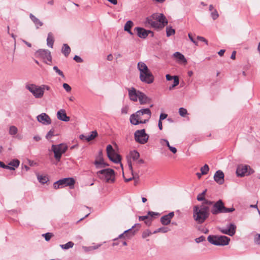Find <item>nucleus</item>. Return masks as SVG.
Listing matches in <instances>:
<instances>
[{
	"instance_id": "72a5a7b5",
	"label": "nucleus",
	"mask_w": 260,
	"mask_h": 260,
	"mask_svg": "<svg viewBox=\"0 0 260 260\" xmlns=\"http://www.w3.org/2000/svg\"><path fill=\"white\" fill-rule=\"evenodd\" d=\"M104 162V161L103 158H101L99 160H95L94 164L95 165L96 169H101L102 168V166Z\"/></svg>"
},
{
	"instance_id": "6e6d98bb",
	"label": "nucleus",
	"mask_w": 260,
	"mask_h": 260,
	"mask_svg": "<svg viewBox=\"0 0 260 260\" xmlns=\"http://www.w3.org/2000/svg\"><path fill=\"white\" fill-rule=\"evenodd\" d=\"M205 240V237L204 236H201L199 238H197L195 239L196 242L197 243H199L201 242H203Z\"/></svg>"
},
{
	"instance_id": "393cba45",
	"label": "nucleus",
	"mask_w": 260,
	"mask_h": 260,
	"mask_svg": "<svg viewBox=\"0 0 260 260\" xmlns=\"http://www.w3.org/2000/svg\"><path fill=\"white\" fill-rule=\"evenodd\" d=\"M29 18L35 25L37 29L39 28L40 27L43 25V23L36 16H35L32 14L30 13L29 14Z\"/></svg>"
},
{
	"instance_id": "2eb2a0df",
	"label": "nucleus",
	"mask_w": 260,
	"mask_h": 260,
	"mask_svg": "<svg viewBox=\"0 0 260 260\" xmlns=\"http://www.w3.org/2000/svg\"><path fill=\"white\" fill-rule=\"evenodd\" d=\"M134 30L137 31L138 36L142 39L146 38L150 33L152 34V36L153 35L152 31L151 30H147L142 27H136L135 28Z\"/></svg>"
},
{
	"instance_id": "69168bd1",
	"label": "nucleus",
	"mask_w": 260,
	"mask_h": 260,
	"mask_svg": "<svg viewBox=\"0 0 260 260\" xmlns=\"http://www.w3.org/2000/svg\"><path fill=\"white\" fill-rule=\"evenodd\" d=\"M166 79L168 81H171V80L174 79V78H175V76H172L169 74H167V75H166Z\"/></svg>"
},
{
	"instance_id": "a878e982",
	"label": "nucleus",
	"mask_w": 260,
	"mask_h": 260,
	"mask_svg": "<svg viewBox=\"0 0 260 260\" xmlns=\"http://www.w3.org/2000/svg\"><path fill=\"white\" fill-rule=\"evenodd\" d=\"M173 56L178 61L181 62L184 64L187 63V60L184 56L179 52H176L174 53Z\"/></svg>"
},
{
	"instance_id": "c756f323",
	"label": "nucleus",
	"mask_w": 260,
	"mask_h": 260,
	"mask_svg": "<svg viewBox=\"0 0 260 260\" xmlns=\"http://www.w3.org/2000/svg\"><path fill=\"white\" fill-rule=\"evenodd\" d=\"M218 236H213V235H209L208 237V241L210 243L214 245H218V240H217Z\"/></svg>"
},
{
	"instance_id": "338daca9",
	"label": "nucleus",
	"mask_w": 260,
	"mask_h": 260,
	"mask_svg": "<svg viewBox=\"0 0 260 260\" xmlns=\"http://www.w3.org/2000/svg\"><path fill=\"white\" fill-rule=\"evenodd\" d=\"M205 198L201 194H199L197 197V200L199 201H204L205 200Z\"/></svg>"
},
{
	"instance_id": "e433bc0d",
	"label": "nucleus",
	"mask_w": 260,
	"mask_h": 260,
	"mask_svg": "<svg viewBox=\"0 0 260 260\" xmlns=\"http://www.w3.org/2000/svg\"><path fill=\"white\" fill-rule=\"evenodd\" d=\"M175 33V30L171 26H167L166 28V34L168 37L173 35Z\"/></svg>"
},
{
	"instance_id": "a211bd4d",
	"label": "nucleus",
	"mask_w": 260,
	"mask_h": 260,
	"mask_svg": "<svg viewBox=\"0 0 260 260\" xmlns=\"http://www.w3.org/2000/svg\"><path fill=\"white\" fill-rule=\"evenodd\" d=\"M129 99L134 102H137L139 100L140 91L136 90L134 87L128 89Z\"/></svg>"
},
{
	"instance_id": "412c9836",
	"label": "nucleus",
	"mask_w": 260,
	"mask_h": 260,
	"mask_svg": "<svg viewBox=\"0 0 260 260\" xmlns=\"http://www.w3.org/2000/svg\"><path fill=\"white\" fill-rule=\"evenodd\" d=\"M56 116L58 119L62 121L68 122L70 120V117L67 115L66 111L64 109L58 110L57 112Z\"/></svg>"
},
{
	"instance_id": "bb28decb",
	"label": "nucleus",
	"mask_w": 260,
	"mask_h": 260,
	"mask_svg": "<svg viewBox=\"0 0 260 260\" xmlns=\"http://www.w3.org/2000/svg\"><path fill=\"white\" fill-rule=\"evenodd\" d=\"M54 42V37L53 34L51 32L48 34L47 38V44L49 47L53 48V44Z\"/></svg>"
},
{
	"instance_id": "774afa93",
	"label": "nucleus",
	"mask_w": 260,
	"mask_h": 260,
	"mask_svg": "<svg viewBox=\"0 0 260 260\" xmlns=\"http://www.w3.org/2000/svg\"><path fill=\"white\" fill-rule=\"evenodd\" d=\"M83 249L84 250V251H85L86 252L92 250L91 246H89V247L83 246Z\"/></svg>"
},
{
	"instance_id": "5fc2aeb1",
	"label": "nucleus",
	"mask_w": 260,
	"mask_h": 260,
	"mask_svg": "<svg viewBox=\"0 0 260 260\" xmlns=\"http://www.w3.org/2000/svg\"><path fill=\"white\" fill-rule=\"evenodd\" d=\"M62 86L64 90H66L67 92H70L71 91V86L67 83H63L62 85Z\"/></svg>"
},
{
	"instance_id": "f8f14e48",
	"label": "nucleus",
	"mask_w": 260,
	"mask_h": 260,
	"mask_svg": "<svg viewBox=\"0 0 260 260\" xmlns=\"http://www.w3.org/2000/svg\"><path fill=\"white\" fill-rule=\"evenodd\" d=\"M223 209L224 204L221 200H219L213 204L211 212L213 215L223 213Z\"/></svg>"
},
{
	"instance_id": "58836bf2",
	"label": "nucleus",
	"mask_w": 260,
	"mask_h": 260,
	"mask_svg": "<svg viewBox=\"0 0 260 260\" xmlns=\"http://www.w3.org/2000/svg\"><path fill=\"white\" fill-rule=\"evenodd\" d=\"M173 84L169 87V90L173 89L175 87L177 86L179 83L178 77L175 76V78L173 79Z\"/></svg>"
},
{
	"instance_id": "9d476101",
	"label": "nucleus",
	"mask_w": 260,
	"mask_h": 260,
	"mask_svg": "<svg viewBox=\"0 0 260 260\" xmlns=\"http://www.w3.org/2000/svg\"><path fill=\"white\" fill-rule=\"evenodd\" d=\"M36 55L43 59L46 63L49 64L47 61L51 62V52L47 49H39L36 52Z\"/></svg>"
},
{
	"instance_id": "79ce46f5",
	"label": "nucleus",
	"mask_w": 260,
	"mask_h": 260,
	"mask_svg": "<svg viewBox=\"0 0 260 260\" xmlns=\"http://www.w3.org/2000/svg\"><path fill=\"white\" fill-rule=\"evenodd\" d=\"M209 168L207 164H205L203 167H201L200 170L202 174L206 175L208 173Z\"/></svg>"
},
{
	"instance_id": "423d86ee",
	"label": "nucleus",
	"mask_w": 260,
	"mask_h": 260,
	"mask_svg": "<svg viewBox=\"0 0 260 260\" xmlns=\"http://www.w3.org/2000/svg\"><path fill=\"white\" fill-rule=\"evenodd\" d=\"M68 149V146L64 143H61L58 145H52L51 150L53 152L54 158L59 161L62 154L64 153Z\"/></svg>"
},
{
	"instance_id": "c85d7f7f",
	"label": "nucleus",
	"mask_w": 260,
	"mask_h": 260,
	"mask_svg": "<svg viewBox=\"0 0 260 260\" xmlns=\"http://www.w3.org/2000/svg\"><path fill=\"white\" fill-rule=\"evenodd\" d=\"M218 236H213V235H209L208 237V241L210 243L214 245H218V240H217Z\"/></svg>"
},
{
	"instance_id": "13d9d810",
	"label": "nucleus",
	"mask_w": 260,
	"mask_h": 260,
	"mask_svg": "<svg viewBox=\"0 0 260 260\" xmlns=\"http://www.w3.org/2000/svg\"><path fill=\"white\" fill-rule=\"evenodd\" d=\"M74 59L77 62L79 63H81L83 62V59L79 56L75 55L74 57Z\"/></svg>"
},
{
	"instance_id": "a19ab883",
	"label": "nucleus",
	"mask_w": 260,
	"mask_h": 260,
	"mask_svg": "<svg viewBox=\"0 0 260 260\" xmlns=\"http://www.w3.org/2000/svg\"><path fill=\"white\" fill-rule=\"evenodd\" d=\"M18 129L15 126H11L9 128V134L14 135L17 133Z\"/></svg>"
},
{
	"instance_id": "0eeeda50",
	"label": "nucleus",
	"mask_w": 260,
	"mask_h": 260,
	"mask_svg": "<svg viewBox=\"0 0 260 260\" xmlns=\"http://www.w3.org/2000/svg\"><path fill=\"white\" fill-rule=\"evenodd\" d=\"M75 180L73 178H65L60 179L53 183V187L57 189L62 188L66 186H69L70 188H74Z\"/></svg>"
},
{
	"instance_id": "5701e85b",
	"label": "nucleus",
	"mask_w": 260,
	"mask_h": 260,
	"mask_svg": "<svg viewBox=\"0 0 260 260\" xmlns=\"http://www.w3.org/2000/svg\"><path fill=\"white\" fill-rule=\"evenodd\" d=\"M137 68L140 72V74H142L144 73H146L150 71L147 66L142 61H140L138 63Z\"/></svg>"
},
{
	"instance_id": "20e7f679",
	"label": "nucleus",
	"mask_w": 260,
	"mask_h": 260,
	"mask_svg": "<svg viewBox=\"0 0 260 260\" xmlns=\"http://www.w3.org/2000/svg\"><path fill=\"white\" fill-rule=\"evenodd\" d=\"M26 88L37 99L42 98L44 95L45 90H50V86L48 85L38 86L34 84L26 85Z\"/></svg>"
},
{
	"instance_id": "f704fd0d",
	"label": "nucleus",
	"mask_w": 260,
	"mask_h": 260,
	"mask_svg": "<svg viewBox=\"0 0 260 260\" xmlns=\"http://www.w3.org/2000/svg\"><path fill=\"white\" fill-rule=\"evenodd\" d=\"M169 231H170V229L168 227L164 226V227H161V228H158L156 230L154 231L153 232V234H156V233H159V232L162 233H166Z\"/></svg>"
},
{
	"instance_id": "9b49d317",
	"label": "nucleus",
	"mask_w": 260,
	"mask_h": 260,
	"mask_svg": "<svg viewBox=\"0 0 260 260\" xmlns=\"http://www.w3.org/2000/svg\"><path fill=\"white\" fill-rule=\"evenodd\" d=\"M139 78L141 82L148 84L152 83L154 80V77L151 71L140 74Z\"/></svg>"
},
{
	"instance_id": "c9c22d12",
	"label": "nucleus",
	"mask_w": 260,
	"mask_h": 260,
	"mask_svg": "<svg viewBox=\"0 0 260 260\" xmlns=\"http://www.w3.org/2000/svg\"><path fill=\"white\" fill-rule=\"evenodd\" d=\"M37 178L39 181L42 184H45L48 181V178L46 176L38 175Z\"/></svg>"
},
{
	"instance_id": "4be33fe9",
	"label": "nucleus",
	"mask_w": 260,
	"mask_h": 260,
	"mask_svg": "<svg viewBox=\"0 0 260 260\" xmlns=\"http://www.w3.org/2000/svg\"><path fill=\"white\" fill-rule=\"evenodd\" d=\"M139 93L140 94L139 101L141 105L148 104L151 102L150 98L147 96L144 93L141 91Z\"/></svg>"
},
{
	"instance_id": "37998d69",
	"label": "nucleus",
	"mask_w": 260,
	"mask_h": 260,
	"mask_svg": "<svg viewBox=\"0 0 260 260\" xmlns=\"http://www.w3.org/2000/svg\"><path fill=\"white\" fill-rule=\"evenodd\" d=\"M179 115L182 117H185L187 114V111L184 108H180L179 109Z\"/></svg>"
},
{
	"instance_id": "1a4fd4ad",
	"label": "nucleus",
	"mask_w": 260,
	"mask_h": 260,
	"mask_svg": "<svg viewBox=\"0 0 260 260\" xmlns=\"http://www.w3.org/2000/svg\"><path fill=\"white\" fill-rule=\"evenodd\" d=\"M107 156L110 160L115 163L120 162L121 161L120 156L117 154L113 149L111 145H108L106 148Z\"/></svg>"
},
{
	"instance_id": "8fccbe9b",
	"label": "nucleus",
	"mask_w": 260,
	"mask_h": 260,
	"mask_svg": "<svg viewBox=\"0 0 260 260\" xmlns=\"http://www.w3.org/2000/svg\"><path fill=\"white\" fill-rule=\"evenodd\" d=\"M211 17L213 20H216L219 17L218 13L216 10H214L211 14Z\"/></svg>"
},
{
	"instance_id": "de8ad7c7",
	"label": "nucleus",
	"mask_w": 260,
	"mask_h": 260,
	"mask_svg": "<svg viewBox=\"0 0 260 260\" xmlns=\"http://www.w3.org/2000/svg\"><path fill=\"white\" fill-rule=\"evenodd\" d=\"M53 69L55 71V72L59 75L62 77L63 78L64 77L63 72L61 70H60L57 67L54 66Z\"/></svg>"
},
{
	"instance_id": "dca6fc26",
	"label": "nucleus",
	"mask_w": 260,
	"mask_h": 260,
	"mask_svg": "<svg viewBox=\"0 0 260 260\" xmlns=\"http://www.w3.org/2000/svg\"><path fill=\"white\" fill-rule=\"evenodd\" d=\"M138 226L139 228L140 227V225L139 224H136L134 226H132L131 229H129L128 230H127L125 231L123 233L120 234L119 235L118 237L117 238H115L114 239V241L116 240L118 238H122L124 237H127V238H130L132 236H133L135 235V231H132V229L134 227Z\"/></svg>"
},
{
	"instance_id": "680f3d73",
	"label": "nucleus",
	"mask_w": 260,
	"mask_h": 260,
	"mask_svg": "<svg viewBox=\"0 0 260 260\" xmlns=\"http://www.w3.org/2000/svg\"><path fill=\"white\" fill-rule=\"evenodd\" d=\"M188 37H189V38L190 40L192 43H193L196 45H197H197H198V43H197V41H196L193 39V37H192V36L191 35V34H190V33H189V34H188Z\"/></svg>"
},
{
	"instance_id": "f257e3e1",
	"label": "nucleus",
	"mask_w": 260,
	"mask_h": 260,
	"mask_svg": "<svg viewBox=\"0 0 260 260\" xmlns=\"http://www.w3.org/2000/svg\"><path fill=\"white\" fill-rule=\"evenodd\" d=\"M151 116V112L149 108L141 109L130 116L131 123L133 125L146 123Z\"/></svg>"
},
{
	"instance_id": "7c9ffc66",
	"label": "nucleus",
	"mask_w": 260,
	"mask_h": 260,
	"mask_svg": "<svg viewBox=\"0 0 260 260\" xmlns=\"http://www.w3.org/2000/svg\"><path fill=\"white\" fill-rule=\"evenodd\" d=\"M62 53L67 57L71 52V48L67 44H64L61 49Z\"/></svg>"
},
{
	"instance_id": "f03ea898",
	"label": "nucleus",
	"mask_w": 260,
	"mask_h": 260,
	"mask_svg": "<svg viewBox=\"0 0 260 260\" xmlns=\"http://www.w3.org/2000/svg\"><path fill=\"white\" fill-rule=\"evenodd\" d=\"M209 207L205 205L194 206L193 208V218L198 224L204 223L210 215Z\"/></svg>"
},
{
	"instance_id": "473e14b6",
	"label": "nucleus",
	"mask_w": 260,
	"mask_h": 260,
	"mask_svg": "<svg viewBox=\"0 0 260 260\" xmlns=\"http://www.w3.org/2000/svg\"><path fill=\"white\" fill-rule=\"evenodd\" d=\"M98 136V133L96 131H94L91 132L90 135L86 136L85 137V140L87 142H89L92 140H93L95 138Z\"/></svg>"
},
{
	"instance_id": "b1692460",
	"label": "nucleus",
	"mask_w": 260,
	"mask_h": 260,
	"mask_svg": "<svg viewBox=\"0 0 260 260\" xmlns=\"http://www.w3.org/2000/svg\"><path fill=\"white\" fill-rule=\"evenodd\" d=\"M218 245L224 246L229 244L230 238L225 236H218L217 238Z\"/></svg>"
},
{
	"instance_id": "4468645a",
	"label": "nucleus",
	"mask_w": 260,
	"mask_h": 260,
	"mask_svg": "<svg viewBox=\"0 0 260 260\" xmlns=\"http://www.w3.org/2000/svg\"><path fill=\"white\" fill-rule=\"evenodd\" d=\"M236 225L233 223H230L228 225L227 228H219V231L222 234L233 236L236 233Z\"/></svg>"
},
{
	"instance_id": "603ef678",
	"label": "nucleus",
	"mask_w": 260,
	"mask_h": 260,
	"mask_svg": "<svg viewBox=\"0 0 260 260\" xmlns=\"http://www.w3.org/2000/svg\"><path fill=\"white\" fill-rule=\"evenodd\" d=\"M235 210V209L234 207L232 208H226L224 206V209L223 211V213L232 212Z\"/></svg>"
},
{
	"instance_id": "4c0bfd02",
	"label": "nucleus",
	"mask_w": 260,
	"mask_h": 260,
	"mask_svg": "<svg viewBox=\"0 0 260 260\" xmlns=\"http://www.w3.org/2000/svg\"><path fill=\"white\" fill-rule=\"evenodd\" d=\"M74 245V244L73 242L70 241L65 244L60 245V246L63 249H68L69 248H72Z\"/></svg>"
},
{
	"instance_id": "0e129e2a",
	"label": "nucleus",
	"mask_w": 260,
	"mask_h": 260,
	"mask_svg": "<svg viewBox=\"0 0 260 260\" xmlns=\"http://www.w3.org/2000/svg\"><path fill=\"white\" fill-rule=\"evenodd\" d=\"M168 148L173 153L175 154L177 152V149L175 147L170 146Z\"/></svg>"
},
{
	"instance_id": "e2e57ef3",
	"label": "nucleus",
	"mask_w": 260,
	"mask_h": 260,
	"mask_svg": "<svg viewBox=\"0 0 260 260\" xmlns=\"http://www.w3.org/2000/svg\"><path fill=\"white\" fill-rule=\"evenodd\" d=\"M168 115L167 114H165V113H161L160 115V116H159V120H162L165 119H166Z\"/></svg>"
},
{
	"instance_id": "864d4df0",
	"label": "nucleus",
	"mask_w": 260,
	"mask_h": 260,
	"mask_svg": "<svg viewBox=\"0 0 260 260\" xmlns=\"http://www.w3.org/2000/svg\"><path fill=\"white\" fill-rule=\"evenodd\" d=\"M160 143L162 145H164L165 144L166 145V146L169 147H170V143L169 142V141L166 140V139H160Z\"/></svg>"
},
{
	"instance_id": "f3484780",
	"label": "nucleus",
	"mask_w": 260,
	"mask_h": 260,
	"mask_svg": "<svg viewBox=\"0 0 260 260\" xmlns=\"http://www.w3.org/2000/svg\"><path fill=\"white\" fill-rule=\"evenodd\" d=\"M37 118L39 122L44 125H48L51 123V118L47 114L45 113H43L39 115L37 117Z\"/></svg>"
},
{
	"instance_id": "2f4dec72",
	"label": "nucleus",
	"mask_w": 260,
	"mask_h": 260,
	"mask_svg": "<svg viewBox=\"0 0 260 260\" xmlns=\"http://www.w3.org/2000/svg\"><path fill=\"white\" fill-rule=\"evenodd\" d=\"M129 155L133 160H137L140 157L139 153L136 150H133L130 152Z\"/></svg>"
},
{
	"instance_id": "7ed1b4c3",
	"label": "nucleus",
	"mask_w": 260,
	"mask_h": 260,
	"mask_svg": "<svg viewBox=\"0 0 260 260\" xmlns=\"http://www.w3.org/2000/svg\"><path fill=\"white\" fill-rule=\"evenodd\" d=\"M147 21L155 29H162L166 25L168 21L165 16L161 13L153 14L151 18H147Z\"/></svg>"
},
{
	"instance_id": "c03bdc74",
	"label": "nucleus",
	"mask_w": 260,
	"mask_h": 260,
	"mask_svg": "<svg viewBox=\"0 0 260 260\" xmlns=\"http://www.w3.org/2000/svg\"><path fill=\"white\" fill-rule=\"evenodd\" d=\"M9 165L10 166H12V167H14V168L15 169L16 168H17L19 165V161L16 159H14L12 161H11L9 164Z\"/></svg>"
},
{
	"instance_id": "4d7b16f0",
	"label": "nucleus",
	"mask_w": 260,
	"mask_h": 260,
	"mask_svg": "<svg viewBox=\"0 0 260 260\" xmlns=\"http://www.w3.org/2000/svg\"><path fill=\"white\" fill-rule=\"evenodd\" d=\"M254 242L257 245H260V234H257L254 239Z\"/></svg>"
},
{
	"instance_id": "39448f33",
	"label": "nucleus",
	"mask_w": 260,
	"mask_h": 260,
	"mask_svg": "<svg viewBox=\"0 0 260 260\" xmlns=\"http://www.w3.org/2000/svg\"><path fill=\"white\" fill-rule=\"evenodd\" d=\"M97 176L107 183H113L115 181L114 171L110 168L104 169L96 172Z\"/></svg>"
},
{
	"instance_id": "ea45409f",
	"label": "nucleus",
	"mask_w": 260,
	"mask_h": 260,
	"mask_svg": "<svg viewBox=\"0 0 260 260\" xmlns=\"http://www.w3.org/2000/svg\"><path fill=\"white\" fill-rule=\"evenodd\" d=\"M134 25V23L131 20L127 21L124 25V30L125 31L129 30Z\"/></svg>"
},
{
	"instance_id": "3c124183",
	"label": "nucleus",
	"mask_w": 260,
	"mask_h": 260,
	"mask_svg": "<svg viewBox=\"0 0 260 260\" xmlns=\"http://www.w3.org/2000/svg\"><path fill=\"white\" fill-rule=\"evenodd\" d=\"M52 236L53 234L51 233H47L46 234H43V236L44 237L45 240L47 241H49Z\"/></svg>"
},
{
	"instance_id": "cd10ccee",
	"label": "nucleus",
	"mask_w": 260,
	"mask_h": 260,
	"mask_svg": "<svg viewBox=\"0 0 260 260\" xmlns=\"http://www.w3.org/2000/svg\"><path fill=\"white\" fill-rule=\"evenodd\" d=\"M159 213L157 212H154L152 211H149L148 212L147 215L145 216H141L139 217V219L140 221H145L147 218H148L149 216L153 217L154 215H158Z\"/></svg>"
},
{
	"instance_id": "aec40b11",
	"label": "nucleus",
	"mask_w": 260,
	"mask_h": 260,
	"mask_svg": "<svg viewBox=\"0 0 260 260\" xmlns=\"http://www.w3.org/2000/svg\"><path fill=\"white\" fill-rule=\"evenodd\" d=\"M224 177L223 172L221 170H218L214 175V179L218 184L221 185L224 183Z\"/></svg>"
},
{
	"instance_id": "6ab92c4d",
	"label": "nucleus",
	"mask_w": 260,
	"mask_h": 260,
	"mask_svg": "<svg viewBox=\"0 0 260 260\" xmlns=\"http://www.w3.org/2000/svg\"><path fill=\"white\" fill-rule=\"evenodd\" d=\"M174 216V212H171L167 215L162 216L160 218V222L164 225H167L171 222V219Z\"/></svg>"
},
{
	"instance_id": "052dcab7",
	"label": "nucleus",
	"mask_w": 260,
	"mask_h": 260,
	"mask_svg": "<svg viewBox=\"0 0 260 260\" xmlns=\"http://www.w3.org/2000/svg\"><path fill=\"white\" fill-rule=\"evenodd\" d=\"M151 222H152V219L151 218H150L149 217H148V218H147V219H146L145 221H144V222L147 226H150L151 224Z\"/></svg>"
},
{
	"instance_id": "a18cd8bd",
	"label": "nucleus",
	"mask_w": 260,
	"mask_h": 260,
	"mask_svg": "<svg viewBox=\"0 0 260 260\" xmlns=\"http://www.w3.org/2000/svg\"><path fill=\"white\" fill-rule=\"evenodd\" d=\"M214 202L209 200L205 199L204 201L201 205H205L207 207H209L210 206L214 204Z\"/></svg>"
},
{
	"instance_id": "6e6552de",
	"label": "nucleus",
	"mask_w": 260,
	"mask_h": 260,
	"mask_svg": "<svg viewBox=\"0 0 260 260\" xmlns=\"http://www.w3.org/2000/svg\"><path fill=\"white\" fill-rule=\"evenodd\" d=\"M134 138L136 142L144 144L147 142L149 136L146 133L145 129H142L135 132Z\"/></svg>"
},
{
	"instance_id": "ddd939ff",
	"label": "nucleus",
	"mask_w": 260,
	"mask_h": 260,
	"mask_svg": "<svg viewBox=\"0 0 260 260\" xmlns=\"http://www.w3.org/2000/svg\"><path fill=\"white\" fill-rule=\"evenodd\" d=\"M251 169L250 166L245 165H240L238 166L236 170L237 176L243 177L245 175H248L250 174Z\"/></svg>"
},
{
	"instance_id": "bf43d9fd",
	"label": "nucleus",
	"mask_w": 260,
	"mask_h": 260,
	"mask_svg": "<svg viewBox=\"0 0 260 260\" xmlns=\"http://www.w3.org/2000/svg\"><path fill=\"white\" fill-rule=\"evenodd\" d=\"M197 39L199 41L205 42L206 44H208V41L203 37L198 36Z\"/></svg>"
},
{
	"instance_id": "49530a36",
	"label": "nucleus",
	"mask_w": 260,
	"mask_h": 260,
	"mask_svg": "<svg viewBox=\"0 0 260 260\" xmlns=\"http://www.w3.org/2000/svg\"><path fill=\"white\" fill-rule=\"evenodd\" d=\"M153 233H152L150 230H146L142 234V238H146L147 237H149L151 235H152Z\"/></svg>"
},
{
	"instance_id": "09e8293b",
	"label": "nucleus",
	"mask_w": 260,
	"mask_h": 260,
	"mask_svg": "<svg viewBox=\"0 0 260 260\" xmlns=\"http://www.w3.org/2000/svg\"><path fill=\"white\" fill-rule=\"evenodd\" d=\"M54 131L53 129H50L47 134L46 136V138L47 139H51L54 136Z\"/></svg>"
}]
</instances>
